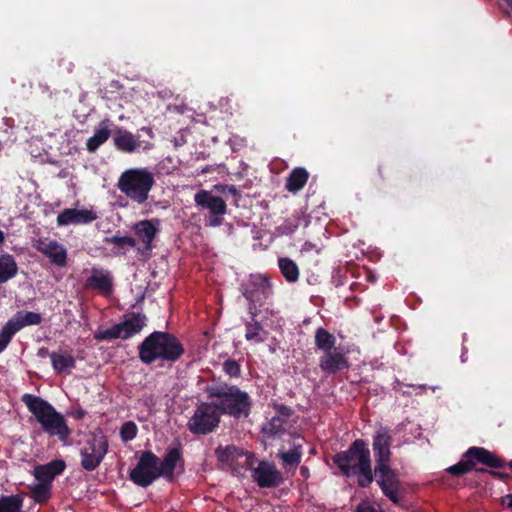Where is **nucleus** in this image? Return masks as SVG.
<instances>
[{
  "mask_svg": "<svg viewBox=\"0 0 512 512\" xmlns=\"http://www.w3.org/2000/svg\"><path fill=\"white\" fill-rule=\"evenodd\" d=\"M332 461L344 477L356 476L360 488H367L373 483L371 453L364 439L354 440L347 450L333 455Z\"/></svg>",
  "mask_w": 512,
  "mask_h": 512,
  "instance_id": "nucleus-1",
  "label": "nucleus"
},
{
  "mask_svg": "<svg viewBox=\"0 0 512 512\" xmlns=\"http://www.w3.org/2000/svg\"><path fill=\"white\" fill-rule=\"evenodd\" d=\"M204 392L208 399L214 401L222 415H228L234 419H246L251 414L252 398L237 385L220 381L207 385Z\"/></svg>",
  "mask_w": 512,
  "mask_h": 512,
  "instance_id": "nucleus-2",
  "label": "nucleus"
},
{
  "mask_svg": "<svg viewBox=\"0 0 512 512\" xmlns=\"http://www.w3.org/2000/svg\"><path fill=\"white\" fill-rule=\"evenodd\" d=\"M184 354L185 348L179 338L165 331L150 333L138 346V357L146 365L157 361L174 364Z\"/></svg>",
  "mask_w": 512,
  "mask_h": 512,
  "instance_id": "nucleus-3",
  "label": "nucleus"
},
{
  "mask_svg": "<svg viewBox=\"0 0 512 512\" xmlns=\"http://www.w3.org/2000/svg\"><path fill=\"white\" fill-rule=\"evenodd\" d=\"M22 401L41 425L43 432L50 437H57L61 442H67L72 431L65 417L53 405L39 396L28 393L22 396Z\"/></svg>",
  "mask_w": 512,
  "mask_h": 512,
  "instance_id": "nucleus-4",
  "label": "nucleus"
},
{
  "mask_svg": "<svg viewBox=\"0 0 512 512\" xmlns=\"http://www.w3.org/2000/svg\"><path fill=\"white\" fill-rule=\"evenodd\" d=\"M477 463L492 469H500L506 466L505 461L498 458L491 451L483 447L473 446L466 450L462 456V459L458 463L448 467L445 471L452 476H462L475 469L477 472L489 473L491 476L503 481L507 480L508 478H512V476L507 473L487 470L486 468H475Z\"/></svg>",
  "mask_w": 512,
  "mask_h": 512,
  "instance_id": "nucleus-5",
  "label": "nucleus"
},
{
  "mask_svg": "<svg viewBox=\"0 0 512 512\" xmlns=\"http://www.w3.org/2000/svg\"><path fill=\"white\" fill-rule=\"evenodd\" d=\"M155 177L148 168H130L118 178L117 188L133 203L144 204L155 185Z\"/></svg>",
  "mask_w": 512,
  "mask_h": 512,
  "instance_id": "nucleus-6",
  "label": "nucleus"
},
{
  "mask_svg": "<svg viewBox=\"0 0 512 512\" xmlns=\"http://www.w3.org/2000/svg\"><path fill=\"white\" fill-rule=\"evenodd\" d=\"M221 415L213 400L201 402L188 420L187 428L194 435H207L219 426Z\"/></svg>",
  "mask_w": 512,
  "mask_h": 512,
  "instance_id": "nucleus-7",
  "label": "nucleus"
},
{
  "mask_svg": "<svg viewBox=\"0 0 512 512\" xmlns=\"http://www.w3.org/2000/svg\"><path fill=\"white\" fill-rule=\"evenodd\" d=\"M108 448V439L104 434H92L80 450L81 467L86 471H94L103 461Z\"/></svg>",
  "mask_w": 512,
  "mask_h": 512,
  "instance_id": "nucleus-8",
  "label": "nucleus"
},
{
  "mask_svg": "<svg viewBox=\"0 0 512 512\" xmlns=\"http://www.w3.org/2000/svg\"><path fill=\"white\" fill-rule=\"evenodd\" d=\"M159 457L152 451H143L135 468L129 473L130 480L137 486L147 488L160 478Z\"/></svg>",
  "mask_w": 512,
  "mask_h": 512,
  "instance_id": "nucleus-9",
  "label": "nucleus"
},
{
  "mask_svg": "<svg viewBox=\"0 0 512 512\" xmlns=\"http://www.w3.org/2000/svg\"><path fill=\"white\" fill-rule=\"evenodd\" d=\"M391 462L375 464L373 470L374 480L382 493L394 504L400 502L399 490L401 482L398 473L390 465Z\"/></svg>",
  "mask_w": 512,
  "mask_h": 512,
  "instance_id": "nucleus-10",
  "label": "nucleus"
},
{
  "mask_svg": "<svg viewBox=\"0 0 512 512\" xmlns=\"http://www.w3.org/2000/svg\"><path fill=\"white\" fill-rule=\"evenodd\" d=\"M348 350L338 347L334 350L323 353L319 357V368L326 375H336L350 368Z\"/></svg>",
  "mask_w": 512,
  "mask_h": 512,
  "instance_id": "nucleus-11",
  "label": "nucleus"
},
{
  "mask_svg": "<svg viewBox=\"0 0 512 512\" xmlns=\"http://www.w3.org/2000/svg\"><path fill=\"white\" fill-rule=\"evenodd\" d=\"M251 477L260 488H276L283 483L282 473L274 462L262 460L251 471Z\"/></svg>",
  "mask_w": 512,
  "mask_h": 512,
  "instance_id": "nucleus-12",
  "label": "nucleus"
},
{
  "mask_svg": "<svg viewBox=\"0 0 512 512\" xmlns=\"http://www.w3.org/2000/svg\"><path fill=\"white\" fill-rule=\"evenodd\" d=\"M184 457L180 446L170 447L167 449L162 461L159 460L158 468L160 477L168 482H173L177 474L184 472Z\"/></svg>",
  "mask_w": 512,
  "mask_h": 512,
  "instance_id": "nucleus-13",
  "label": "nucleus"
},
{
  "mask_svg": "<svg viewBox=\"0 0 512 512\" xmlns=\"http://www.w3.org/2000/svg\"><path fill=\"white\" fill-rule=\"evenodd\" d=\"M243 295L250 302L262 305L272 295L271 283L265 276H251Z\"/></svg>",
  "mask_w": 512,
  "mask_h": 512,
  "instance_id": "nucleus-14",
  "label": "nucleus"
},
{
  "mask_svg": "<svg viewBox=\"0 0 512 512\" xmlns=\"http://www.w3.org/2000/svg\"><path fill=\"white\" fill-rule=\"evenodd\" d=\"M372 449L374 453L375 464L382 462H391L392 435L388 427L381 426L373 434Z\"/></svg>",
  "mask_w": 512,
  "mask_h": 512,
  "instance_id": "nucleus-15",
  "label": "nucleus"
},
{
  "mask_svg": "<svg viewBox=\"0 0 512 512\" xmlns=\"http://www.w3.org/2000/svg\"><path fill=\"white\" fill-rule=\"evenodd\" d=\"M93 210L66 208L57 216L58 226L89 224L97 219Z\"/></svg>",
  "mask_w": 512,
  "mask_h": 512,
  "instance_id": "nucleus-16",
  "label": "nucleus"
},
{
  "mask_svg": "<svg viewBox=\"0 0 512 512\" xmlns=\"http://www.w3.org/2000/svg\"><path fill=\"white\" fill-rule=\"evenodd\" d=\"M84 288L98 290L103 294L112 293L113 278L110 271L93 267L91 275L84 282Z\"/></svg>",
  "mask_w": 512,
  "mask_h": 512,
  "instance_id": "nucleus-17",
  "label": "nucleus"
},
{
  "mask_svg": "<svg viewBox=\"0 0 512 512\" xmlns=\"http://www.w3.org/2000/svg\"><path fill=\"white\" fill-rule=\"evenodd\" d=\"M198 207L209 210L210 214H226L227 205L222 197L213 195L210 191L200 190L194 196Z\"/></svg>",
  "mask_w": 512,
  "mask_h": 512,
  "instance_id": "nucleus-18",
  "label": "nucleus"
},
{
  "mask_svg": "<svg viewBox=\"0 0 512 512\" xmlns=\"http://www.w3.org/2000/svg\"><path fill=\"white\" fill-rule=\"evenodd\" d=\"M113 142L115 147L125 153H133L142 147V141L132 132L116 127Z\"/></svg>",
  "mask_w": 512,
  "mask_h": 512,
  "instance_id": "nucleus-19",
  "label": "nucleus"
},
{
  "mask_svg": "<svg viewBox=\"0 0 512 512\" xmlns=\"http://www.w3.org/2000/svg\"><path fill=\"white\" fill-rule=\"evenodd\" d=\"M159 223V220H155ZM133 230L138 239L144 244L145 251H152L153 240L159 232V228L154 224V220H141L134 224Z\"/></svg>",
  "mask_w": 512,
  "mask_h": 512,
  "instance_id": "nucleus-20",
  "label": "nucleus"
},
{
  "mask_svg": "<svg viewBox=\"0 0 512 512\" xmlns=\"http://www.w3.org/2000/svg\"><path fill=\"white\" fill-rule=\"evenodd\" d=\"M38 250L48 257L54 265L58 267L66 266L67 250L57 241L40 242Z\"/></svg>",
  "mask_w": 512,
  "mask_h": 512,
  "instance_id": "nucleus-21",
  "label": "nucleus"
},
{
  "mask_svg": "<svg viewBox=\"0 0 512 512\" xmlns=\"http://www.w3.org/2000/svg\"><path fill=\"white\" fill-rule=\"evenodd\" d=\"M110 125L111 121L109 119H105L100 122L99 126L95 129L93 136L90 137L86 142L88 151H96L103 143L109 139L111 135Z\"/></svg>",
  "mask_w": 512,
  "mask_h": 512,
  "instance_id": "nucleus-22",
  "label": "nucleus"
},
{
  "mask_svg": "<svg viewBox=\"0 0 512 512\" xmlns=\"http://www.w3.org/2000/svg\"><path fill=\"white\" fill-rule=\"evenodd\" d=\"M147 317L141 313H132L129 318L120 322L123 331V339H129L135 334H138L146 325Z\"/></svg>",
  "mask_w": 512,
  "mask_h": 512,
  "instance_id": "nucleus-23",
  "label": "nucleus"
},
{
  "mask_svg": "<svg viewBox=\"0 0 512 512\" xmlns=\"http://www.w3.org/2000/svg\"><path fill=\"white\" fill-rule=\"evenodd\" d=\"M9 320L19 332L26 326L39 325L42 322V316L37 312L20 310L17 311Z\"/></svg>",
  "mask_w": 512,
  "mask_h": 512,
  "instance_id": "nucleus-24",
  "label": "nucleus"
},
{
  "mask_svg": "<svg viewBox=\"0 0 512 512\" xmlns=\"http://www.w3.org/2000/svg\"><path fill=\"white\" fill-rule=\"evenodd\" d=\"M309 174L305 168H294L286 179L285 188L292 193L300 191L307 183Z\"/></svg>",
  "mask_w": 512,
  "mask_h": 512,
  "instance_id": "nucleus-25",
  "label": "nucleus"
},
{
  "mask_svg": "<svg viewBox=\"0 0 512 512\" xmlns=\"http://www.w3.org/2000/svg\"><path fill=\"white\" fill-rule=\"evenodd\" d=\"M277 456L282 460L284 468L296 469L302 458V444L293 443L292 448L288 451L282 448Z\"/></svg>",
  "mask_w": 512,
  "mask_h": 512,
  "instance_id": "nucleus-26",
  "label": "nucleus"
},
{
  "mask_svg": "<svg viewBox=\"0 0 512 512\" xmlns=\"http://www.w3.org/2000/svg\"><path fill=\"white\" fill-rule=\"evenodd\" d=\"M316 348L323 353L336 349V337L323 327H318L314 335Z\"/></svg>",
  "mask_w": 512,
  "mask_h": 512,
  "instance_id": "nucleus-27",
  "label": "nucleus"
},
{
  "mask_svg": "<svg viewBox=\"0 0 512 512\" xmlns=\"http://www.w3.org/2000/svg\"><path fill=\"white\" fill-rule=\"evenodd\" d=\"M18 272V266L11 254L0 255V284L14 278Z\"/></svg>",
  "mask_w": 512,
  "mask_h": 512,
  "instance_id": "nucleus-28",
  "label": "nucleus"
},
{
  "mask_svg": "<svg viewBox=\"0 0 512 512\" xmlns=\"http://www.w3.org/2000/svg\"><path fill=\"white\" fill-rule=\"evenodd\" d=\"M23 505V493L0 496V512H25Z\"/></svg>",
  "mask_w": 512,
  "mask_h": 512,
  "instance_id": "nucleus-29",
  "label": "nucleus"
},
{
  "mask_svg": "<svg viewBox=\"0 0 512 512\" xmlns=\"http://www.w3.org/2000/svg\"><path fill=\"white\" fill-rule=\"evenodd\" d=\"M50 359L54 371L58 374L63 373L67 369L74 368L76 363L75 358L69 353L52 352Z\"/></svg>",
  "mask_w": 512,
  "mask_h": 512,
  "instance_id": "nucleus-30",
  "label": "nucleus"
},
{
  "mask_svg": "<svg viewBox=\"0 0 512 512\" xmlns=\"http://www.w3.org/2000/svg\"><path fill=\"white\" fill-rule=\"evenodd\" d=\"M279 269L288 282H296L299 278V268L297 264L288 257H282L278 260Z\"/></svg>",
  "mask_w": 512,
  "mask_h": 512,
  "instance_id": "nucleus-31",
  "label": "nucleus"
},
{
  "mask_svg": "<svg viewBox=\"0 0 512 512\" xmlns=\"http://www.w3.org/2000/svg\"><path fill=\"white\" fill-rule=\"evenodd\" d=\"M30 498L37 504H46L52 497V486L44 483H37L30 487Z\"/></svg>",
  "mask_w": 512,
  "mask_h": 512,
  "instance_id": "nucleus-32",
  "label": "nucleus"
},
{
  "mask_svg": "<svg viewBox=\"0 0 512 512\" xmlns=\"http://www.w3.org/2000/svg\"><path fill=\"white\" fill-rule=\"evenodd\" d=\"M284 423V418L280 416H273L267 423L263 425L262 433L267 438L271 439L279 437L285 432Z\"/></svg>",
  "mask_w": 512,
  "mask_h": 512,
  "instance_id": "nucleus-33",
  "label": "nucleus"
},
{
  "mask_svg": "<svg viewBox=\"0 0 512 512\" xmlns=\"http://www.w3.org/2000/svg\"><path fill=\"white\" fill-rule=\"evenodd\" d=\"M215 454L219 462L230 465L243 455V451L235 445H228L224 448L218 447Z\"/></svg>",
  "mask_w": 512,
  "mask_h": 512,
  "instance_id": "nucleus-34",
  "label": "nucleus"
},
{
  "mask_svg": "<svg viewBox=\"0 0 512 512\" xmlns=\"http://www.w3.org/2000/svg\"><path fill=\"white\" fill-rule=\"evenodd\" d=\"M263 330L261 323L256 320V314L252 313L250 322L245 323V339L247 341H256L257 343L263 342L264 339L260 337V332Z\"/></svg>",
  "mask_w": 512,
  "mask_h": 512,
  "instance_id": "nucleus-35",
  "label": "nucleus"
},
{
  "mask_svg": "<svg viewBox=\"0 0 512 512\" xmlns=\"http://www.w3.org/2000/svg\"><path fill=\"white\" fill-rule=\"evenodd\" d=\"M123 331L119 323L106 330H99L94 333V339L97 341H112L118 338L123 339Z\"/></svg>",
  "mask_w": 512,
  "mask_h": 512,
  "instance_id": "nucleus-36",
  "label": "nucleus"
},
{
  "mask_svg": "<svg viewBox=\"0 0 512 512\" xmlns=\"http://www.w3.org/2000/svg\"><path fill=\"white\" fill-rule=\"evenodd\" d=\"M18 333L12 322L8 320L0 330V354L7 348L13 337Z\"/></svg>",
  "mask_w": 512,
  "mask_h": 512,
  "instance_id": "nucleus-37",
  "label": "nucleus"
},
{
  "mask_svg": "<svg viewBox=\"0 0 512 512\" xmlns=\"http://www.w3.org/2000/svg\"><path fill=\"white\" fill-rule=\"evenodd\" d=\"M105 242L108 244H112L118 248H125V247L134 248L136 246V240L130 236L114 235L111 237H106Z\"/></svg>",
  "mask_w": 512,
  "mask_h": 512,
  "instance_id": "nucleus-38",
  "label": "nucleus"
},
{
  "mask_svg": "<svg viewBox=\"0 0 512 512\" xmlns=\"http://www.w3.org/2000/svg\"><path fill=\"white\" fill-rule=\"evenodd\" d=\"M138 433V427L133 421H126L120 428V438L123 442L133 440Z\"/></svg>",
  "mask_w": 512,
  "mask_h": 512,
  "instance_id": "nucleus-39",
  "label": "nucleus"
},
{
  "mask_svg": "<svg viewBox=\"0 0 512 512\" xmlns=\"http://www.w3.org/2000/svg\"><path fill=\"white\" fill-rule=\"evenodd\" d=\"M222 369L226 375L231 378H239L241 376V365L234 359H227L223 362Z\"/></svg>",
  "mask_w": 512,
  "mask_h": 512,
  "instance_id": "nucleus-40",
  "label": "nucleus"
},
{
  "mask_svg": "<svg viewBox=\"0 0 512 512\" xmlns=\"http://www.w3.org/2000/svg\"><path fill=\"white\" fill-rule=\"evenodd\" d=\"M34 477L38 480V483H44L49 486H52L54 480L44 465H38L34 468Z\"/></svg>",
  "mask_w": 512,
  "mask_h": 512,
  "instance_id": "nucleus-41",
  "label": "nucleus"
},
{
  "mask_svg": "<svg viewBox=\"0 0 512 512\" xmlns=\"http://www.w3.org/2000/svg\"><path fill=\"white\" fill-rule=\"evenodd\" d=\"M46 469L49 471L51 476L55 478L56 476L62 474L66 468V463L62 459H55L50 461L47 464H44Z\"/></svg>",
  "mask_w": 512,
  "mask_h": 512,
  "instance_id": "nucleus-42",
  "label": "nucleus"
},
{
  "mask_svg": "<svg viewBox=\"0 0 512 512\" xmlns=\"http://www.w3.org/2000/svg\"><path fill=\"white\" fill-rule=\"evenodd\" d=\"M273 408L277 413L276 416H280L282 418H289L294 412L290 406H287L285 404L274 403Z\"/></svg>",
  "mask_w": 512,
  "mask_h": 512,
  "instance_id": "nucleus-43",
  "label": "nucleus"
},
{
  "mask_svg": "<svg viewBox=\"0 0 512 512\" xmlns=\"http://www.w3.org/2000/svg\"><path fill=\"white\" fill-rule=\"evenodd\" d=\"M224 214H211L205 221V225L209 227H219L223 224Z\"/></svg>",
  "mask_w": 512,
  "mask_h": 512,
  "instance_id": "nucleus-44",
  "label": "nucleus"
},
{
  "mask_svg": "<svg viewBox=\"0 0 512 512\" xmlns=\"http://www.w3.org/2000/svg\"><path fill=\"white\" fill-rule=\"evenodd\" d=\"M355 512H382L378 511L372 504H370L368 501L363 500L361 501L356 509Z\"/></svg>",
  "mask_w": 512,
  "mask_h": 512,
  "instance_id": "nucleus-45",
  "label": "nucleus"
},
{
  "mask_svg": "<svg viewBox=\"0 0 512 512\" xmlns=\"http://www.w3.org/2000/svg\"><path fill=\"white\" fill-rule=\"evenodd\" d=\"M500 8L507 14H512V0H500Z\"/></svg>",
  "mask_w": 512,
  "mask_h": 512,
  "instance_id": "nucleus-46",
  "label": "nucleus"
},
{
  "mask_svg": "<svg viewBox=\"0 0 512 512\" xmlns=\"http://www.w3.org/2000/svg\"><path fill=\"white\" fill-rule=\"evenodd\" d=\"M500 503L503 507L512 509V493L506 494L500 499Z\"/></svg>",
  "mask_w": 512,
  "mask_h": 512,
  "instance_id": "nucleus-47",
  "label": "nucleus"
},
{
  "mask_svg": "<svg viewBox=\"0 0 512 512\" xmlns=\"http://www.w3.org/2000/svg\"><path fill=\"white\" fill-rule=\"evenodd\" d=\"M51 353L49 352L48 348L46 347H41L38 349L37 351V356L39 358H46V357H50Z\"/></svg>",
  "mask_w": 512,
  "mask_h": 512,
  "instance_id": "nucleus-48",
  "label": "nucleus"
},
{
  "mask_svg": "<svg viewBox=\"0 0 512 512\" xmlns=\"http://www.w3.org/2000/svg\"><path fill=\"white\" fill-rule=\"evenodd\" d=\"M300 474L304 477V478H308L309 477V469L306 467V466H302L300 468Z\"/></svg>",
  "mask_w": 512,
  "mask_h": 512,
  "instance_id": "nucleus-49",
  "label": "nucleus"
},
{
  "mask_svg": "<svg viewBox=\"0 0 512 512\" xmlns=\"http://www.w3.org/2000/svg\"><path fill=\"white\" fill-rule=\"evenodd\" d=\"M228 192L232 195H237L238 194V190L236 189L235 186L231 185L228 187Z\"/></svg>",
  "mask_w": 512,
  "mask_h": 512,
  "instance_id": "nucleus-50",
  "label": "nucleus"
},
{
  "mask_svg": "<svg viewBox=\"0 0 512 512\" xmlns=\"http://www.w3.org/2000/svg\"><path fill=\"white\" fill-rule=\"evenodd\" d=\"M5 237L3 231L0 230V245L4 242Z\"/></svg>",
  "mask_w": 512,
  "mask_h": 512,
  "instance_id": "nucleus-51",
  "label": "nucleus"
},
{
  "mask_svg": "<svg viewBox=\"0 0 512 512\" xmlns=\"http://www.w3.org/2000/svg\"><path fill=\"white\" fill-rule=\"evenodd\" d=\"M151 147H152V144H150V143H146V145H145V146H143V149H144V150H148V149H150Z\"/></svg>",
  "mask_w": 512,
  "mask_h": 512,
  "instance_id": "nucleus-52",
  "label": "nucleus"
},
{
  "mask_svg": "<svg viewBox=\"0 0 512 512\" xmlns=\"http://www.w3.org/2000/svg\"><path fill=\"white\" fill-rule=\"evenodd\" d=\"M247 464H248L249 466H251V465L253 464V459H252V457H248V458H247Z\"/></svg>",
  "mask_w": 512,
  "mask_h": 512,
  "instance_id": "nucleus-53",
  "label": "nucleus"
},
{
  "mask_svg": "<svg viewBox=\"0 0 512 512\" xmlns=\"http://www.w3.org/2000/svg\"><path fill=\"white\" fill-rule=\"evenodd\" d=\"M508 467L512 470V460L508 462Z\"/></svg>",
  "mask_w": 512,
  "mask_h": 512,
  "instance_id": "nucleus-54",
  "label": "nucleus"
},
{
  "mask_svg": "<svg viewBox=\"0 0 512 512\" xmlns=\"http://www.w3.org/2000/svg\"><path fill=\"white\" fill-rule=\"evenodd\" d=\"M143 130H145V128H143ZM146 131L150 132L151 133V130L150 128H147Z\"/></svg>",
  "mask_w": 512,
  "mask_h": 512,
  "instance_id": "nucleus-55",
  "label": "nucleus"
}]
</instances>
